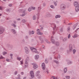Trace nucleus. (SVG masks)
<instances>
[{
    "instance_id": "obj_1",
    "label": "nucleus",
    "mask_w": 79,
    "mask_h": 79,
    "mask_svg": "<svg viewBox=\"0 0 79 79\" xmlns=\"http://www.w3.org/2000/svg\"><path fill=\"white\" fill-rule=\"evenodd\" d=\"M29 61V57H28L26 58L25 60V68L28 67V63L27 61Z\"/></svg>"
},
{
    "instance_id": "obj_2",
    "label": "nucleus",
    "mask_w": 79,
    "mask_h": 79,
    "mask_svg": "<svg viewBox=\"0 0 79 79\" xmlns=\"http://www.w3.org/2000/svg\"><path fill=\"white\" fill-rule=\"evenodd\" d=\"M31 50L33 52H35V53H37V54H39V52L37 51V49H35L34 48H30Z\"/></svg>"
},
{
    "instance_id": "obj_3",
    "label": "nucleus",
    "mask_w": 79,
    "mask_h": 79,
    "mask_svg": "<svg viewBox=\"0 0 79 79\" xmlns=\"http://www.w3.org/2000/svg\"><path fill=\"white\" fill-rule=\"evenodd\" d=\"M5 31V29L2 27H0V34H2Z\"/></svg>"
},
{
    "instance_id": "obj_4",
    "label": "nucleus",
    "mask_w": 79,
    "mask_h": 79,
    "mask_svg": "<svg viewBox=\"0 0 79 79\" xmlns=\"http://www.w3.org/2000/svg\"><path fill=\"white\" fill-rule=\"evenodd\" d=\"M60 8L61 10H64L66 8V6L64 4H62L60 5Z\"/></svg>"
},
{
    "instance_id": "obj_5",
    "label": "nucleus",
    "mask_w": 79,
    "mask_h": 79,
    "mask_svg": "<svg viewBox=\"0 0 79 79\" xmlns=\"http://www.w3.org/2000/svg\"><path fill=\"white\" fill-rule=\"evenodd\" d=\"M42 68L43 70L45 69V63H43L42 64Z\"/></svg>"
},
{
    "instance_id": "obj_6",
    "label": "nucleus",
    "mask_w": 79,
    "mask_h": 79,
    "mask_svg": "<svg viewBox=\"0 0 79 79\" xmlns=\"http://www.w3.org/2000/svg\"><path fill=\"white\" fill-rule=\"evenodd\" d=\"M30 73L31 77H32V78L34 77V72L32 71H31Z\"/></svg>"
},
{
    "instance_id": "obj_7",
    "label": "nucleus",
    "mask_w": 79,
    "mask_h": 79,
    "mask_svg": "<svg viewBox=\"0 0 79 79\" xmlns=\"http://www.w3.org/2000/svg\"><path fill=\"white\" fill-rule=\"evenodd\" d=\"M39 39L40 40L41 42H44V37L39 36Z\"/></svg>"
},
{
    "instance_id": "obj_8",
    "label": "nucleus",
    "mask_w": 79,
    "mask_h": 79,
    "mask_svg": "<svg viewBox=\"0 0 79 79\" xmlns=\"http://www.w3.org/2000/svg\"><path fill=\"white\" fill-rule=\"evenodd\" d=\"M54 59H56V60H58V58L59 59H60L61 58V56L60 55H58L57 56V57L56 56H55L54 57Z\"/></svg>"
},
{
    "instance_id": "obj_9",
    "label": "nucleus",
    "mask_w": 79,
    "mask_h": 79,
    "mask_svg": "<svg viewBox=\"0 0 79 79\" xmlns=\"http://www.w3.org/2000/svg\"><path fill=\"white\" fill-rule=\"evenodd\" d=\"M53 36H51V39L52 40V44H55V40L53 39Z\"/></svg>"
},
{
    "instance_id": "obj_10",
    "label": "nucleus",
    "mask_w": 79,
    "mask_h": 79,
    "mask_svg": "<svg viewBox=\"0 0 79 79\" xmlns=\"http://www.w3.org/2000/svg\"><path fill=\"white\" fill-rule=\"evenodd\" d=\"M67 62L68 64H72L73 63V62L70 60H67Z\"/></svg>"
},
{
    "instance_id": "obj_11",
    "label": "nucleus",
    "mask_w": 79,
    "mask_h": 79,
    "mask_svg": "<svg viewBox=\"0 0 79 79\" xmlns=\"http://www.w3.org/2000/svg\"><path fill=\"white\" fill-rule=\"evenodd\" d=\"M32 65H33V68L34 69H36L38 68V66L37 65H35L34 63H33Z\"/></svg>"
},
{
    "instance_id": "obj_12",
    "label": "nucleus",
    "mask_w": 79,
    "mask_h": 79,
    "mask_svg": "<svg viewBox=\"0 0 79 79\" xmlns=\"http://www.w3.org/2000/svg\"><path fill=\"white\" fill-rule=\"evenodd\" d=\"M35 75L36 76H37V77H38V79H41V77H42L41 75L38 74H36Z\"/></svg>"
},
{
    "instance_id": "obj_13",
    "label": "nucleus",
    "mask_w": 79,
    "mask_h": 79,
    "mask_svg": "<svg viewBox=\"0 0 79 79\" xmlns=\"http://www.w3.org/2000/svg\"><path fill=\"white\" fill-rule=\"evenodd\" d=\"M74 6L76 7V6H78V2H77L75 1L74 2Z\"/></svg>"
},
{
    "instance_id": "obj_14",
    "label": "nucleus",
    "mask_w": 79,
    "mask_h": 79,
    "mask_svg": "<svg viewBox=\"0 0 79 79\" xmlns=\"http://www.w3.org/2000/svg\"><path fill=\"white\" fill-rule=\"evenodd\" d=\"M76 12H78L79 11V6H77L75 8Z\"/></svg>"
},
{
    "instance_id": "obj_15",
    "label": "nucleus",
    "mask_w": 79,
    "mask_h": 79,
    "mask_svg": "<svg viewBox=\"0 0 79 79\" xmlns=\"http://www.w3.org/2000/svg\"><path fill=\"white\" fill-rule=\"evenodd\" d=\"M73 48L72 46L69 47V52H71L73 51Z\"/></svg>"
},
{
    "instance_id": "obj_16",
    "label": "nucleus",
    "mask_w": 79,
    "mask_h": 79,
    "mask_svg": "<svg viewBox=\"0 0 79 79\" xmlns=\"http://www.w3.org/2000/svg\"><path fill=\"white\" fill-rule=\"evenodd\" d=\"M56 25H54V27H53V30L54 31H53L52 32V34L53 35H54V34H55V29H56Z\"/></svg>"
},
{
    "instance_id": "obj_17",
    "label": "nucleus",
    "mask_w": 79,
    "mask_h": 79,
    "mask_svg": "<svg viewBox=\"0 0 79 79\" xmlns=\"http://www.w3.org/2000/svg\"><path fill=\"white\" fill-rule=\"evenodd\" d=\"M78 37V35L76 33L73 36V37L74 39L75 38H76Z\"/></svg>"
},
{
    "instance_id": "obj_18",
    "label": "nucleus",
    "mask_w": 79,
    "mask_h": 79,
    "mask_svg": "<svg viewBox=\"0 0 79 79\" xmlns=\"http://www.w3.org/2000/svg\"><path fill=\"white\" fill-rule=\"evenodd\" d=\"M53 62H55V63H56V64H59V61H58L56 60H53Z\"/></svg>"
},
{
    "instance_id": "obj_19",
    "label": "nucleus",
    "mask_w": 79,
    "mask_h": 79,
    "mask_svg": "<svg viewBox=\"0 0 79 79\" xmlns=\"http://www.w3.org/2000/svg\"><path fill=\"white\" fill-rule=\"evenodd\" d=\"M35 58L36 60H37V59H39V56L38 55H36L35 56Z\"/></svg>"
},
{
    "instance_id": "obj_20",
    "label": "nucleus",
    "mask_w": 79,
    "mask_h": 79,
    "mask_svg": "<svg viewBox=\"0 0 79 79\" xmlns=\"http://www.w3.org/2000/svg\"><path fill=\"white\" fill-rule=\"evenodd\" d=\"M11 31L13 34H16V31H15V30L14 29H12L11 30Z\"/></svg>"
},
{
    "instance_id": "obj_21",
    "label": "nucleus",
    "mask_w": 79,
    "mask_h": 79,
    "mask_svg": "<svg viewBox=\"0 0 79 79\" xmlns=\"http://www.w3.org/2000/svg\"><path fill=\"white\" fill-rule=\"evenodd\" d=\"M25 10H23V14L21 15H20L21 16H25Z\"/></svg>"
},
{
    "instance_id": "obj_22",
    "label": "nucleus",
    "mask_w": 79,
    "mask_h": 79,
    "mask_svg": "<svg viewBox=\"0 0 79 79\" xmlns=\"http://www.w3.org/2000/svg\"><path fill=\"white\" fill-rule=\"evenodd\" d=\"M55 44L56 46L57 47L60 45V44L59 43V42H55Z\"/></svg>"
},
{
    "instance_id": "obj_23",
    "label": "nucleus",
    "mask_w": 79,
    "mask_h": 79,
    "mask_svg": "<svg viewBox=\"0 0 79 79\" xmlns=\"http://www.w3.org/2000/svg\"><path fill=\"white\" fill-rule=\"evenodd\" d=\"M17 77H15V79H21V76H20V75L18 74L17 75Z\"/></svg>"
},
{
    "instance_id": "obj_24",
    "label": "nucleus",
    "mask_w": 79,
    "mask_h": 79,
    "mask_svg": "<svg viewBox=\"0 0 79 79\" xmlns=\"http://www.w3.org/2000/svg\"><path fill=\"white\" fill-rule=\"evenodd\" d=\"M29 34H34L35 32L34 31L32 30L31 31H30L29 32Z\"/></svg>"
},
{
    "instance_id": "obj_25",
    "label": "nucleus",
    "mask_w": 79,
    "mask_h": 79,
    "mask_svg": "<svg viewBox=\"0 0 79 79\" xmlns=\"http://www.w3.org/2000/svg\"><path fill=\"white\" fill-rule=\"evenodd\" d=\"M61 17V16L60 15H57L55 16V18L57 19V18H59Z\"/></svg>"
},
{
    "instance_id": "obj_26",
    "label": "nucleus",
    "mask_w": 79,
    "mask_h": 79,
    "mask_svg": "<svg viewBox=\"0 0 79 79\" xmlns=\"http://www.w3.org/2000/svg\"><path fill=\"white\" fill-rule=\"evenodd\" d=\"M77 24H75L73 26V30H74V29H75L76 28V27H77Z\"/></svg>"
},
{
    "instance_id": "obj_27",
    "label": "nucleus",
    "mask_w": 79,
    "mask_h": 79,
    "mask_svg": "<svg viewBox=\"0 0 79 79\" xmlns=\"http://www.w3.org/2000/svg\"><path fill=\"white\" fill-rule=\"evenodd\" d=\"M38 35H41L43 34V33L41 32H37L36 33Z\"/></svg>"
},
{
    "instance_id": "obj_28",
    "label": "nucleus",
    "mask_w": 79,
    "mask_h": 79,
    "mask_svg": "<svg viewBox=\"0 0 79 79\" xmlns=\"http://www.w3.org/2000/svg\"><path fill=\"white\" fill-rule=\"evenodd\" d=\"M68 40L67 38L65 37L64 38L63 40L64 42H66V40Z\"/></svg>"
},
{
    "instance_id": "obj_29",
    "label": "nucleus",
    "mask_w": 79,
    "mask_h": 79,
    "mask_svg": "<svg viewBox=\"0 0 79 79\" xmlns=\"http://www.w3.org/2000/svg\"><path fill=\"white\" fill-rule=\"evenodd\" d=\"M22 23H26V22L27 21L26 20V19H23L22 20Z\"/></svg>"
},
{
    "instance_id": "obj_30",
    "label": "nucleus",
    "mask_w": 79,
    "mask_h": 79,
    "mask_svg": "<svg viewBox=\"0 0 79 79\" xmlns=\"http://www.w3.org/2000/svg\"><path fill=\"white\" fill-rule=\"evenodd\" d=\"M73 55H75V53H76V49H74L73 50Z\"/></svg>"
},
{
    "instance_id": "obj_31",
    "label": "nucleus",
    "mask_w": 79,
    "mask_h": 79,
    "mask_svg": "<svg viewBox=\"0 0 79 79\" xmlns=\"http://www.w3.org/2000/svg\"><path fill=\"white\" fill-rule=\"evenodd\" d=\"M65 77L66 79H69L71 78V77L67 75L65 76Z\"/></svg>"
},
{
    "instance_id": "obj_32",
    "label": "nucleus",
    "mask_w": 79,
    "mask_h": 79,
    "mask_svg": "<svg viewBox=\"0 0 79 79\" xmlns=\"http://www.w3.org/2000/svg\"><path fill=\"white\" fill-rule=\"evenodd\" d=\"M33 20H35L36 19V16L35 15H33Z\"/></svg>"
},
{
    "instance_id": "obj_33",
    "label": "nucleus",
    "mask_w": 79,
    "mask_h": 79,
    "mask_svg": "<svg viewBox=\"0 0 79 79\" xmlns=\"http://www.w3.org/2000/svg\"><path fill=\"white\" fill-rule=\"evenodd\" d=\"M25 53L27 54H28V53H29V49H27V50H25Z\"/></svg>"
},
{
    "instance_id": "obj_34",
    "label": "nucleus",
    "mask_w": 79,
    "mask_h": 79,
    "mask_svg": "<svg viewBox=\"0 0 79 79\" xmlns=\"http://www.w3.org/2000/svg\"><path fill=\"white\" fill-rule=\"evenodd\" d=\"M67 68H65L64 69V73H66V72H67Z\"/></svg>"
},
{
    "instance_id": "obj_35",
    "label": "nucleus",
    "mask_w": 79,
    "mask_h": 79,
    "mask_svg": "<svg viewBox=\"0 0 79 79\" xmlns=\"http://www.w3.org/2000/svg\"><path fill=\"white\" fill-rule=\"evenodd\" d=\"M21 59V57H17V60H19V61H20Z\"/></svg>"
},
{
    "instance_id": "obj_36",
    "label": "nucleus",
    "mask_w": 79,
    "mask_h": 79,
    "mask_svg": "<svg viewBox=\"0 0 79 79\" xmlns=\"http://www.w3.org/2000/svg\"><path fill=\"white\" fill-rule=\"evenodd\" d=\"M12 26H14V27H16V25H15L13 23L11 24Z\"/></svg>"
},
{
    "instance_id": "obj_37",
    "label": "nucleus",
    "mask_w": 79,
    "mask_h": 79,
    "mask_svg": "<svg viewBox=\"0 0 79 79\" xmlns=\"http://www.w3.org/2000/svg\"><path fill=\"white\" fill-rule=\"evenodd\" d=\"M52 78L53 79H59V78H57V77H55L53 76Z\"/></svg>"
},
{
    "instance_id": "obj_38",
    "label": "nucleus",
    "mask_w": 79,
    "mask_h": 79,
    "mask_svg": "<svg viewBox=\"0 0 79 79\" xmlns=\"http://www.w3.org/2000/svg\"><path fill=\"white\" fill-rule=\"evenodd\" d=\"M50 7L51 8H52L53 9L55 8V6L52 5H51L50 6Z\"/></svg>"
},
{
    "instance_id": "obj_39",
    "label": "nucleus",
    "mask_w": 79,
    "mask_h": 79,
    "mask_svg": "<svg viewBox=\"0 0 79 79\" xmlns=\"http://www.w3.org/2000/svg\"><path fill=\"white\" fill-rule=\"evenodd\" d=\"M67 31H70V27H68L67 28Z\"/></svg>"
},
{
    "instance_id": "obj_40",
    "label": "nucleus",
    "mask_w": 79,
    "mask_h": 79,
    "mask_svg": "<svg viewBox=\"0 0 79 79\" xmlns=\"http://www.w3.org/2000/svg\"><path fill=\"white\" fill-rule=\"evenodd\" d=\"M69 14L70 15H74V12H70Z\"/></svg>"
},
{
    "instance_id": "obj_41",
    "label": "nucleus",
    "mask_w": 79,
    "mask_h": 79,
    "mask_svg": "<svg viewBox=\"0 0 79 79\" xmlns=\"http://www.w3.org/2000/svg\"><path fill=\"white\" fill-rule=\"evenodd\" d=\"M32 10V8H29L28 10V11H31V10Z\"/></svg>"
},
{
    "instance_id": "obj_42",
    "label": "nucleus",
    "mask_w": 79,
    "mask_h": 79,
    "mask_svg": "<svg viewBox=\"0 0 79 79\" xmlns=\"http://www.w3.org/2000/svg\"><path fill=\"white\" fill-rule=\"evenodd\" d=\"M7 54V52H3V55H5V54Z\"/></svg>"
},
{
    "instance_id": "obj_43",
    "label": "nucleus",
    "mask_w": 79,
    "mask_h": 79,
    "mask_svg": "<svg viewBox=\"0 0 79 79\" xmlns=\"http://www.w3.org/2000/svg\"><path fill=\"white\" fill-rule=\"evenodd\" d=\"M36 31L37 32H40V29H37Z\"/></svg>"
},
{
    "instance_id": "obj_44",
    "label": "nucleus",
    "mask_w": 79,
    "mask_h": 79,
    "mask_svg": "<svg viewBox=\"0 0 79 79\" xmlns=\"http://www.w3.org/2000/svg\"><path fill=\"white\" fill-rule=\"evenodd\" d=\"M42 49H45V46H44V45H43L42 46Z\"/></svg>"
},
{
    "instance_id": "obj_45",
    "label": "nucleus",
    "mask_w": 79,
    "mask_h": 79,
    "mask_svg": "<svg viewBox=\"0 0 79 79\" xmlns=\"http://www.w3.org/2000/svg\"><path fill=\"white\" fill-rule=\"evenodd\" d=\"M20 62L21 63V66H23V61H21Z\"/></svg>"
},
{
    "instance_id": "obj_46",
    "label": "nucleus",
    "mask_w": 79,
    "mask_h": 79,
    "mask_svg": "<svg viewBox=\"0 0 79 79\" xmlns=\"http://www.w3.org/2000/svg\"><path fill=\"white\" fill-rule=\"evenodd\" d=\"M14 74H15V75H16V74H18V71H15L14 73Z\"/></svg>"
},
{
    "instance_id": "obj_47",
    "label": "nucleus",
    "mask_w": 79,
    "mask_h": 79,
    "mask_svg": "<svg viewBox=\"0 0 79 79\" xmlns=\"http://www.w3.org/2000/svg\"><path fill=\"white\" fill-rule=\"evenodd\" d=\"M45 40V42H46L47 43H48V44L49 43V42H48V40Z\"/></svg>"
},
{
    "instance_id": "obj_48",
    "label": "nucleus",
    "mask_w": 79,
    "mask_h": 79,
    "mask_svg": "<svg viewBox=\"0 0 79 79\" xmlns=\"http://www.w3.org/2000/svg\"><path fill=\"white\" fill-rule=\"evenodd\" d=\"M45 63H48V61H47V59H46L45 60Z\"/></svg>"
},
{
    "instance_id": "obj_49",
    "label": "nucleus",
    "mask_w": 79,
    "mask_h": 79,
    "mask_svg": "<svg viewBox=\"0 0 79 79\" xmlns=\"http://www.w3.org/2000/svg\"><path fill=\"white\" fill-rule=\"evenodd\" d=\"M25 50H29V49H28V48H27V47H25Z\"/></svg>"
},
{
    "instance_id": "obj_50",
    "label": "nucleus",
    "mask_w": 79,
    "mask_h": 79,
    "mask_svg": "<svg viewBox=\"0 0 79 79\" xmlns=\"http://www.w3.org/2000/svg\"><path fill=\"white\" fill-rule=\"evenodd\" d=\"M3 58H4V57L2 56H1L0 57V59H3Z\"/></svg>"
},
{
    "instance_id": "obj_51",
    "label": "nucleus",
    "mask_w": 79,
    "mask_h": 79,
    "mask_svg": "<svg viewBox=\"0 0 79 79\" xmlns=\"http://www.w3.org/2000/svg\"><path fill=\"white\" fill-rule=\"evenodd\" d=\"M36 74H39V73H40V71H36Z\"/></svg>"
},
{
    "instance_id": "obj_52",
    "label": "nucleus",
    "mask_w": 79,
    "mask_h": 79,
    "mask_svg": "<svg viewBox=\"0 0 79 79\" xmlns=\"http://www.w3.org/2000/svg\"><path fill=\"white\" fill-rule=\"evenodd\" d=\"M3 9V7L2 6H0V10H2V9Z\"/></svg>"
},
{
    "instance_id": "obj_53",
    "label": "nucleus",
    "mask_w": 79,
    "mask_h": 79,
    "mask_svg": "<svg viewBox=\"0 0 79 79\" xmlns=\"http://www.w3.org/2000/svg\"><path fill=\"white\" fill-rule=\"evenodd\" d=\"M41 9V7H40V6L39 7H38V10H40V9Z\"/></svg>"
},
{
    "instance_id": "obj_54",
    "label": "nucleus",
    "mask_w": 79,
    "mask_h": 79,
    "mask_svg": "<svg viewBox=\"0 0 79 79\" xmlns=\"http://www.w3.org/2000/svg\"><path fill=\"white\" fill-rule=\"evenodd\" d=\"M32 10H35V7H32L31 8Z\"/></svg>"
},
{
    "instance_id": "obj_55",
    "label": "nucleus",
    "mask_w": 79,
    "mask_h": 79,
    "mask_svg": "<svg viewBox=\"0 0 79 79\" xmlns=\"http://www.w3.org/2000/svg\"><path fill=\"white\" fill-rule=\"evenodd\" d=\"M46 4H45V3H43V6H46Z\"/></svg>"
},
{
    "instance_id": "obj_56",
    "label": "nucleus",
    "mask_w": 79,
    "mask_h": 79,
    "mask_svg": "<svg viewBox=\"0 0 79 79\" xmlns=\"http://www.w3.org/2000/svg\"><path fill=\"white\" fill-rule=\"evenodd\" d=\"M54 3L55 6H56V5H57V3L56 2H54Z\"/></svg>"
},
{
    "instance_id": "obj_57",
    "label": "nucleus",
    "mask_w": 79,
    "mask_h": 79,
    "mask_svg": "<svg viewBox=\"0 0 79 79\" xmlns=\"http://www.w3.org/2000/svg\"><path fill=\"white\" fill-rule=\"evenodd\" d=\"M60 32H63V28H61L60 30Z\"/></svg>"
},
{
    "instance_id": "obj_58",
    "label": "nucleus",
    "mask_w": 79,
    "mask_h": 79,
    "mask_svg": "<svg viewBox=\"0 0 79 79\" xmlns=\"http://www.w3.org/2000/svg\"><path fill=\"white\" fill-rule=\"evenodd\" d=\"M70 37H71V35L69 34L68 35V39H70Z\"/></svg>"
},
{
    "instance_id": "obj_59",
    "label": "nucleus",
    "mask_w": 79,
    "mask_h": 79,
    "mask_svg": "<svg viewBox=\"0 0 79 79\" xmlns=\"http://www.w3.org/2000/svg\"><path fill=\"white\" fill-rule=\"evenodd\" d=\"M6 10L7 11H10V9H6Z\"/></svg>"
},
{
    "instance_id": "obj_60",
    "label": "nucleus",
    "mask_w": 79,
    "mask_h": 79,
    "mask_svg": "<svg viewBox=\"0 0 79 79\" xmlns=\"http://www.w3.org/2000/svg\"><path fill=\"white\" fill-rule=\"evenodd\" d=\"M8 6H12V4H9Z\"/></svg>"
},
{
    "instance_id": "obj_61",
    "label": "nucleus",
    "mask_w": 79,
    "mask_h": 79,
    "mask_svg": "<svg viewBox=\"0 0 79 79\" xmlns=\"http://www.w3.org/2000/svg\"><path fill=\"white\" fill-rule=\"evenodd\" d=\"M60 40H63V38L62 37H60Z\"/></svg>"
},
{
    "instance_id": "obj_62",
    "label": "nucleus",
    "mask_w": 79,
    "mask_h": 79,
    "mask_svg": "<svg viewBox=\"0 0 79 79\" xmlns=\"http://www.w3.org/2000/svg\"><path fill=\"white\" fill-rule=\"evenodd\" d=\"M6 61H7L8 62H9V61H10V60L9 59H6Z\"/></svg>"
},
{
    "instance_id": "obj_63",
    "label": "nucleus",
    "mask_w": 79,
    "mask_h": 79,
    "mask_svg": "<svg viewBox=\"0 0 79 79\" xmlns=\"http://www.w3.org/2000/svg\"><path fill=\"white\" fill-rule=\"evenodd\" d=\"M14 24H16V21H14Z\"/></svg>"
},
{
    "instance_id": "obj_64",
    "label": "nucleus",
    "mask_w": 79,
    "mask_h": 79,
    "mask_svg": "<svg viewBox=\"0 0 79 79\" xmlns=\"http://www.w3.org/2000/svg\"><path fill=\"white\" fill-rule=\"evenodd\" d=\"M13 54H11L10 55V57L13 56Z\"/></svg>"
}]
</instances>
